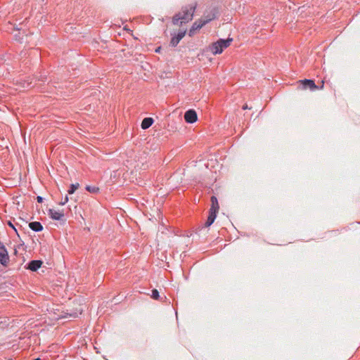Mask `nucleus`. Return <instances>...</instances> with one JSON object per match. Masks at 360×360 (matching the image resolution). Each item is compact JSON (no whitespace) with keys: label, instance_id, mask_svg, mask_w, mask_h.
Returning <instances> with one entry per match:
<instances>
[{"label":"nucleus","instance_id":"obj_1","mask_svg":"<svg viewBox=\"0 0 360 360\" xmlns=\"http://www.w3.org/2000/svg\"><path fill=\"white\" fill-rule=\"evenodd\" d=\"M196 5H187L181 8V11L176 13L172 18V23L174 25H182L193 19Z\"/></svg>","mask_w":360,"mask_h":360},{"label":"nucleus","instance_id":"obj_2","mask_svg":"<svg viewBox=\"0 0 360 360\" xmlns=\"http://www.w3.org/2000/svg\"><path fill=\"white\" fill-rule=\"evenodd\" d=\"M211 202L212 205L209 210V215L207 219L202 228H207L210 226L214 223L217 217V214L219 211V206L218 203V200L216 196L212 195L211 197Z\"/></svg>","mask_w":360,"mask_h":360},{"label":"nucleus","instance_id":"obj_3","mask_svg":"<svg viewBox=\"0 0 360 360\" xmlns=\"http://www.w3.org/2000/svg\"><path fill=\"white\" fill-rule=\"evenodd\" d=\"M232 40V38H228L227 39H220L216 42L213 43L211 46V51L212 53L217 55L222 53L224 49L230 45Z\"/></svg>","mask_w":360,"mask_h":360},{"label":"nucleus","instance_id":"obj_4","mask_svg":"<svg viewBox=\"0 0 360 360\" xmlns=\"http://www.w3.org/2000/svg\"><path fill=\"white\" fill-rule=\"evenodd\" d=\"M8 262V252L4 243L0 241V264L4 266H7Z\"/></svg>","mask_w":360,"mask_h":360},{"label":"nucleus","instance_id":"obj_5","mask_svg":"<svg viewBox=\"0 0 360 360\" xmlns=\"http://www.w3.org/2000/svg\"><path fill=\"white\" fill-rule=\"evenodd\" d=\"M186 33V30H181L179 31L176 34L175 33L171 34L172 39L169 45L172 47H176L180 41L184 37Z\"/></svg>","mask_w":360,"mask_h":360},{"label":"nucleus","instance_id":"obj_6","mask_svg":"<svg viewBox=\"0 0 360 360\" xmlns=\"http://www.w3.org/2000/svg\"><path fill=\"white\" fill-rule=\"evenodd\" d=\"M184 120L187 123L193 124L198 120V115L195 110L189 109L184 114Z\"/></svg>","mask_w":360,"mask_h":360},{"label":"nucleus","instance_id":"obj_7","mask_svg":"<svg viewBox=\"0 0 360 360\" xmlns=\"http://www.w3.org/2000/svg\"><path fill=\"white\" fill-rule=\"evenodd\" d=\"M43 262L41 260H31L26 264V269L32 271H36L41 266Z\"/></svg>","mask_w":360,"mask_h":360},{"label":"nucleus","instance_id":"obj_8","mask_svg":"<svg viewBox=\"0 0 360 360\" xmlns=\"http://www.w3.org/2000/svg\"><path fill=\"white\" fill-rule=\"evenodd\" d=\"M302 86L304 89H310L311 91H315L318 89V86L316 85L315 82L312 79H304L301 80Z\"/></svg>","mask_w":360,"mask_h":360},{"label":"nucleus","instance_id":"obj_9","mask_svg":"<svg viewBox=\"0 0 360 360\" xmlns=\"http://www.w3.org/2000/svg\"><path fill=\"white\" fill-rule=\"evenodd\" d=\"M48 214L49 217L53 220L60 221L64 219L63 212L56 211L53 209H49L48 210Z\"/></svg>","mask_w":360,"mask_h":360},{"label":"nucleus","instance_id":"obj_10","mask_svg":"<svg viewBox=\"0 0 360 360\" xmlns=\"http://www.w3.org/2000/svg\"><path fill=\"white\" fill-rule=\"evenodd\" d=\"M207 23V20H200V21H195L189 30V36H192L195 30H200L204 25Z\"/></svg>","mask_w":360,"mask_h":360},{"label":"nucleus","instance_id":"obj_11","mask_svg":"<svg viewBox=\"0 0 360 360\" xmlns=\"http://www.w3.org/2000/svg\"><path fill=\"white\" fill-rule=\"evenodd\" d=\"M29 227L34 232H39L43 230V226L39 221H32L29 223Z\"/></svg>","mask_w":360,"mask_h":360},{"label":"nucleus","instance_id":"obj_12","mask_svg":"<svg viewBox=\"0 0 360 360\" xmlns=\"http://www.w3.org/2000/svg\"><path fill=\"white\" fill-rule=\"evenodd\" d=\"M154 120L152 117H145L141 122V127L143 129H147L153 124Z\"/></svg>","mask_w":360,"mask_h":360},{"label":"nucleus","instance_id":"obj_13","mask_svg":"<svg viewBox=\"0 0 360 360\" xmlns=\"http://www.w3.org/2000/svg\"><path fill=\"white\" fill-rule=\"evenodd\" d=\"M217 10L216 8H213L210 13L207 15L204 16V19L202 20H207V23L212 21V20L217 18Z\"/></svg>","mask_w":360,"mask_h":360},{"label":"nucleus","instance_id":"obj_14","mask_svg":"<svg viewBox=\"0 0 360 360\" xmlns=\"http://www.w3.org/2000/svg\"><path fill=\"white\" fill-rule=\"evenodd\" d=\"M85 189L91 193H96L99 191V188L94 186H86Z\"/></svg>","mask_w":360,"mask_h":360},{"label":"nucleus","instance_id":"obj_15","mask_svg":"<svg viewBox=\"0 0 360 360\" xmlns=\"http://www.w3.org/2000/svg\"><path fill=\"white\" fill-rule=\"evenodd\" d=\"M79 184H72L68 191V194H73L75 191L78 188Z\"/></svg>","mask_w":360,"mask_h":360},{"label":"nucleus","instance_id":"obj_16","mask_svg":"<svg viewBox=\"0 0 360 360\" xmlns=\"http://www.w3.org/2000/svg\"><path fill=\"white\" fill-rule=\"evenodd\" d=\"M151 297L154 300H158L159 297H160V294H159V292L157 289H153L152 290V295H151Z\"/></svg>","mask_w":360,"mask_h":360},{"label":"nucleus","instance_id":"obj_17","mask_svg":"<svg viewBox=\"0 0 360 360\" xmlns=\"http://www.w3.org/2000/svg\"><path fill=\"white\" fill-rule=\"evenodd\" d=\"M82 312V309H79V312H72V313H70V314H68L69 315L70 317L71 318H77L79 314H81Z\"/></svg>","mask_w":360,"mask_h":360},{"label":"nucleus","instance_id":"obj_18","mask_svg":"<svg viewBox=\"0 0 360 360\" xmlns=\"http://www.w3.org/2000/svg\"><path fill=\"white\" fill-rule=\"evenodd\" d=\"M39 81H41L43 82H45L47 81V77L46 75L44 74H41L39 79H38Z\"/></svg>","mask_w":360,"mask_h":360},{"label":"nucleus","instance_id":"obj_19","mask_svg":"<svg viewBox=\"0 0 360 360\" xmlns=\"http://www.w3.org/2000/svg\"><path fill=\"white\" fill-rule=\"evenodd\" d=\"M7 224L10 227H11L17 233V229H15V226L11 221H8Z\"/></svg>","mask_w":360,"mask_h":360},{"label":"nucleus","instance_id":"obj_20","mask_svg":"<svg viewBox=\"0 0 360 360\" xmlns=\"http://www.w3.org/2000/svg\"><path fill=\"white\" fill-rule=\"evenodd\" d=\"M68 200H69L68 197V195H66L65 198V202H59V205H64L65 204H66L68 202Z\"/></svg>","mask_w":360,"mask_h":360},{"label":"nucleus","instance_id":"obj_21","mask_svg":"<svg viewBox=\"0 0 360 360\" xmlns=\"http://www.w3.org/2000/svg\"><path fill=\"white\" fill-rule=\"evenodd\" d=\"M37 200L39 203H41L44 200V198L39 195L37 197Z\"/></svg>","mask_w":360,"mask_h":360},{"label":"nucleus","instance_id":"obj_22","mask_svg":"<svg viewBox=\"0 0 360 360\" xmlns=\"http://www.w3.org/2000/svg\"><path fill=\"white\" fill-rule=\"evenodd\" d=\"M248 108H248V105H247V104H245V105H244L243 106V110H246V109H248Z\"/></svg>","mask_w":360,"mask_h":360},{"label":"nucleus","instance_id":"obj_23","mask_svg":"<svg viewBox=\"0 0 360 360\" xmlns=\"http://www.w3.org/2000/svg\"><path fill=\"white\" fill-rule=\"evenodd\" d=\"M160 50V47H158L155 49V52L159 53Z\"/></svg>","mask_w":360,"mask_h":360},{"label":"nucleus","instance_id":"obj_24","mask_svg":"<svg viewBox=\"0 0 360 360\" xmlns=\"http://www.w3.org/2000/svg\"><path fill=\"white\" fill-rule=\"evenodd\" d=\"M34 360H40V359L39 358H37V359H35Z\"/></svg>","mask_w":360,"mask_h":360}]
</instances>
